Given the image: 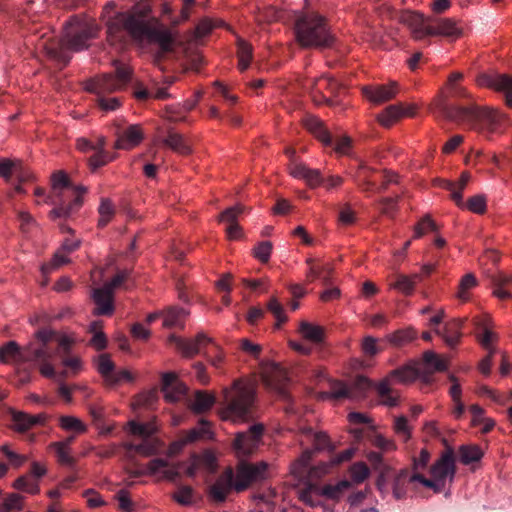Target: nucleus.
I'll use <instances>...</instances> for the list:
<instances>
[{
	"instance_id": "obj_6",
	"label": "nucleus",
	"mask_w": 512,
	"mask_h": 512,
	"mask_svg": "<svg viewBox=\"0 0 512 512\" xmlns=\"http://www.w3.org/2000/svg\"><path fill=\"white\" fill-rule=\"evenodd\" d=\"M294 32L297 42L304 48L327 47L333 41L326 20L313 12L297 17Z\"/></svg>"
},
{
	"instance_id": "obj_51",
	"label": "nucleus",
	"mask_w": 512,
	"mask_h": 512,
	"mask_svg": "<svg viewBox=\"0 0 512 512\" xmlns=\"http://www.w3.org/2000/svg\"><path fill=\"white\" fill-rule=\"evenodd\" d=\"M94 363L96 370L101 375L104 382H106L115 369V365L110 356L108 354H100L97 358H95Z\"/></svg>"
},
{
	"instance_id": "obj_56",
	"label": "nucleus",
	"mask_w": 512,
	"mask_h": 512,
	"mask_svg": "<svg viewBox=\"0 0 512 512\" xmlns=\"http://www.w3.org/2000/svg\"><path fill=\"white\" fill-rule=\"evenodd\" d=\"M45 355L41 358L31 359L30 362L39 363V370L41 375L47 378H55L56 372L54 366L50 363V359L52 358V353L45 349Z\"/></svg>"
},
{
	"instance_id": "obj_29",
	"label": "nucleus",
	"mask_w": 512,
	"mask_h": 512,
	"mask_svg": "<svg viewBox=\"0 0 512 512\" xmlns=\"http://www.w3.org/2000/svg\"><path fill=\"white\" fill-rule=\"evenodd\" d=\"M304 124L307 130H309L319 141H321L324 146L332 145L333 138L319 118L315 116H308L305 119Z\"/></svg>"
},
{
	"instance_id": "obj_25",
	"label": "nucleus",
	"mask_w": 512,
	"mask_h": 512,
	"mask_svg": "<svg viewBox=\"0 0 512 512\" xmlns=\"http://www.w3.org/2000/svg\"><path fill=\"white\" fill-rule=\"evenodd\" d=\"M470 180V174L463 172L457 182H452L447 179L439 180V186L450 191L451 199L456 203L458 207L464 206V200L462 192L466 188Z\"/></svg>"
},
{
	"instance_id": "obj_45",
	"label": "nucleus",
	"mask_w": 512,
	"mask_h": 512,
	"mask_svg": "<svg viewBox=\"0 0 512 512\" xmlns=\"http://www.w3.org/2000/svg\"><path fill=\"white\" fill-rule=\"evenodd\" d=\"M70 261V253L58 249L49 262L42 264L41 272L46 276L59 267L69 264Z\"/></svg>"
},
{
	"instance_id": "obj_58",
	"label": "nucleus",
	"mask_w": 512,
	"mask_h": 512,
	"mask_svg": "<svg viewBox=\"0 0 512 512\" xmlns=\"http://www.w3.org/2000/svg\"><path fill=\"white\" fill-rule=\"evenodd\" d=\"M101 329H102V323L99 321H95L90 324V331L93 333V337L90 342H91V345L97 350H102L107 345L106 336L101 331Z\"/></svg>"
},
{
	"instance_id": "obj_17",
	"label": "nucleus",
	"mask_w": 512,
	"mask_h": 512,
	"mask_svg": "<svg viewBox=\"0 0 512 512\" xmlns=\"http://www.w3.org/2000/svg\"><path fill=\"white\" fill-rule=\"evenodd\" d=\"M168 342L181 351L185 357H193L201 351V348L211 342V339L204 333H198L193 339H183L175 334L168 337Z\"/></svg>"
},
{
	"instance_id": "obj_5",
	"label": "nucleus",
	"mask_w": 512,
	"mask_h": 512,
	"mask_svg": "<svg viewBox=\"0 0 512 512\" xmlns=\"http://www.w3.org/2000/svg\"><path fill=\"white\" fill-rule=\"evenodd\" d=\"M442 113L451 121L491 133L498 132L505 122V118L501 113L486 107L481 108L474 104L469 106L444 104Z\"/></svg>"
},
{
	"instance_id": "obj_40",
	"label": "nucleus",
	"mask_w": 512,
	"mask_h": 512,
	"mask_svg": "<svg viewBox=\"0 0 512 512\" xmlns=\"http://www.w3.org/2000/svg\"><path fill=\"white\" fill-rule=\"evenodd\" d=\"M335 87H336V82L327 76H323L319 79L314 80L310 86V91H311L313 100L317 104L321 103L322 99L325 101L328 100V98L324 95L322 97H320L323 93V89L333 90Z\"/></svg>"
},
{
	"instance_id": "obj_35",
	"label": "nucleus",
	"mask_w": 512,
	"mask_h": 512,
	"mask_svg": "<svg viewBox=\"0 0 512 512\" xmlns=\"http://www.w3.org/2000/svg\"><path fill=\"white\" fill-rule=\"evenodd\" d=\"M185 441L193 443L198 440H210L213 438V432L211 430L210 423L205 419H201L198 425L189 431H187L184 435Z\"/></svg>"
},
{
	"instance_id": "obj_63",
	"label": "nucleus",
	"mask_w": 512,
	"mask_h": 512,
	"mask_svg": "<svg viewBox=\"0 0 512 512\" xmlns=\"http://www.w3.org/2000/svg\"><path fill=\"white\" fill-rule=\"evenodd\" d=\"M329 387L333 399H350V389L348 388V385L345 382L338 380H329Z\"/></svg>"
},
{
	"instance_id": "obj_3",
	"label": "nucleus",
	"mask_w": 512,
	"mask_h": 512,
	"mask_svg": "<svg viewBox=\"0 0 512 512\" xmlns=\"http://www.w3.org/2000/svg\"><path fill=\"white\" fill-rule=\"evenodd\" d=\"M86 192L83 186H75L63 171H57L51 176V192L44 203L54 205L49 213L52 220L68 218L75 208L81 205V196Z\"/></svg>"
},
{
	"instance_id": "obj_59",
	"label": "nucleus",
	"mask_w": 512,
	"mask_h": 512,
	"mask_svg": "<svg viewBox=\"0 0 512 512\" xmlns=\"http://www.w3.org/2000/svg\"><path fill=\"white\" fill-rule=\"evenodd\" d=\"M462 208H466L476 214H483L487 208L486 197L482 194L475 195L469 198L467 202H464V206Z\"/></svg>"
},
{
	"instance_id": "obj_37",
	"label": "nucleus",
	"mask_w": 512,
	"mask_h": 512,
	"mask_svg": "<svg viewBox=\"0 0 512 512\" xmlns=\"http://www.w3.org/2000/svg\"><path fill=\"white\" fill-rule=\"evenodd\" d=\"M422 372L427 376V382L432 373L446 369V363L433 351H426L423 354Z\"/></svg>"
},
{
	"instance_id": "obj_16",
	"label": "nucleus",
	"mask_w": 512,
	"mask_h": 512,
	"mask_svg": "<svg viewBox=\"0 0 512 512\" xmlns=\"http://www.w3.org/2000/svg\"><path fill=\"white\" fill-rule=\"evenodd\" d=\"M149 475L158 480L175 481L180 475V465L169 463L167 460L155 458L144 468L138 469L133 476Z\"/></svg>"
},
{
	"instance_id": "obj_30",
	"label": "nucleus",
	"mask_w": 512,
	"mask_h": 512,
	"mask_svg": "<svg viewBox=\"0 0 512 512\" xmlns=\"http://www.w3.org/2000/svg\"><path fill=\"white\" fill-rule=\"evenodd\" d=\"M298 332L303 339L313 344L323 342L325 337V330L322 326L308 321L300 322Z\"/></svg>"
},
{
	"instance_id": "obj_12",
	"label": "nucleus",
	"mask_w": 512,
	"mask_h": 512,
	"mask_svg": "<svg viewBox=\"0 0 512 512\" xmlns=\"http://www.w3.org/2000/svg\"><path fill=\"white\" fill-rule=\"evenodd\" d=\"M237 492L247 489L250 485L266 480L269 477V464L265 461L250 463L240 460L234 473Z\"/></svg>"
},
{
	"instance_id": "obj_54",
	"label": "nucleus",
	"mask_w": 512,
	"mask_h": 512,
	"mask_svg": "<svg viewBox=\"0 0 512 512\" xmlns=\"http://www.w3.org/2000/svg\"><path fill=\"white\" fill-rule=\"evenodd\" d=\"M24 497L17 493L7 495L0 504V512H19L23 509Z\"/></svg>"
},
{
	"instance_id": "obj_26",
	"label": "nucleus",
	"mask_w": 512,
	"mask_h": 512,
	"mask_svg": "<svg viewBox=\"0 0 512 512\" xmlns=\"http://www.w3.org/2000/svg\"><path fill=\"white\" fill-rule=\"evenodd\" d=\"M163 444L157 437H148L141 439L139 444L127 442L124 447L129 452H135L141 456L149 457L157 454L162 448Z\"/></svg>"
},
{
	"instance_id": "obj_9",
	"label": "nucleus",
	"mask_w": 512,
	"mask_h": 512,
	"mask_svg": "<svg viewBox=\"0 0 512 512\" xmlns=\"http://www.w3.org/2000/svg\"><path fill=\"white\" fill-rule=\"evenodd\" d=\"M313 458V450H304L290 466L291 474L305 485H316V483L329 474L334 468L329 461L320 462L310 466Z\"/></svg>"
},
{
	"instance_id": "obj_43",
	"label": "nucleus",
	"mask_w": 512,
	"mask_h": 512,
	"mask_svg": "<svg viewBox=\"0 0 512 512\" xmlns=\"http://www.w3.org/2000/svg\"><path fill=\"white\" fill-rule=\"evenodd\" d=\"M104 146L105 138L99 137L98 147H96L93 151L94 154L89 159V166L93 171L113 160V157L109 156V154L104 150Z\"/></svg>"
},
{
	"instance_id": "obj_48",
	"label": "nucleus",
	"mask_w": 512,
	"mask_h": 512,
	"mask_svg": "<svg viewBox=\"0 0 512 512\" xmlns=\"http://www.w3.org/2000/svg\"><path fill=\"white\" fill-rule=\"evenodd\" d=\"M164 143L173 151L179 154H189L191 152L190 146L187 144L182 135L170 132L165 138Z\"/></svg>"
},
{
	"instance_id": "obj_7",
	"label": "nucleus",
	"mask_w": 512,
	"mask_h": 512,
	"mask_svg": "<svg viewBox=\"0 0 512 512\" xmlns=\"http://www.w3.org/2000/svg\"><path fill=\"white\" fill-rule=\"evenodd\" d=\"M254 387L243 380L234 381L230 388L223 391L224 408L222 417L234 422L244 420L254 399Z\"/></svg>"
},
{
	"instance_id": "obj_11",
	"label": "nucleus",
	"mask_w": 512,
	"mask_h": 512,
	"mask_svg": "<svg viewBox=\"0 0 512 512\" xmlns=\"http://www.w3.org/2000/svg\"><path fill=\"white\" fill-rule=\"evenodd\" d=\"M115 70V75L104 74L90 80L86 84V89L99 96L123 89L131 79V70L127 65L119 62H115Z\"/></svg>"
},
{
	"instance_id": "obj_61",
	"label": "nucleus",
	"mask_w": 512,
	"mask_h": 512,
	"mask_svg": "<svg viewBox=\"0 0 512 512\" xmlns=\"http://www.w3.org/2000/svg\"><path fill=\"white\" fill-rule=\"evenodd\" d=\"M307 487L300 492V499L309 506H317L319 504L318 496L321 494V488L317 485H306Z\"/></svg>"
},
{
	"instance_id": "obj_10",
	"label": "nucleus",
	"mask_w": 512,
	"mask_h": 512,
	"mask_svg": "<svg viewBox=\"0 0 512 512\" xmlns=\"http://www.w3.org/2000/svg\"><path fill=\"white\" fill-rule=\"evenodd\" d=\"M431 479L421 475V484L435 492H441L455 476V459L451 449L446 450L430 468Z\"/></svg>"
},
{
	"instance_id": "obj_22",
	"label": "nucleus",
	"mask_w": 512,
	"mask_h": 512,
	"mask_svg": "<svg viewBox=\"0 0 512 512\" xmlns=\"http://www.w3.org/2000/svg\"><path fill=\"white\" fill-rule=\"evenodd\" d=\"M289 172L292 177L304 180L311 188L323 183V177L318 169H311L301 162L293 161L289 166Z\"/></svg>"
},
{
	"instance_id": "obj_39",
	"label": "nucleus",
	"mask_w": 512,
	"mask_h": 512,
	"mask_svg": "<svg viewBox=\"0 0 512 512\" xmlns=\"http://www.w3.org/2000/svg\"><path fill=\"white\" fill-rule=\"evenodd\" d=\"M417 338V331L408 327L405 329L397 330L386 336V340L394 347H403Z\"/></svg>"
},
{
	"instance_id": "obj_27",
	"label": "nucleus",
	"mask_w": 512,
	"mask_h": 512,
	"mask_svg": "<svg viewBox=\"0 0 512 512\" xmlns=\"http://www.w3.org/2000/svg\"><path fill=\"white\" fill-rule=\"evenodd\" d=\"M13 427L16 431L24 432L36 424H42L46 420L44 414L29 415L21 411H11Z\"/></svg>"
},
{
	"instance_id": "obj_2",
	"label": "nucleus",
	"mask_w": 512,
	"mask_h": 512,
	"mask_svg": "<svg viewBox=\"0 0 512 512\" xmlns=\"http://www.w3.org/2000/svg\"><path fill=\"white\" fill-rule=\"evenodd\" d=\"M99 26L88 17H74L64 27L60 40L42 35L37 48L45 51L47 56L61 65L70 61V52H78L89 47V41L97 36Z\"/></svg>"
},
{
	"instance_id": "obj_4",
	"label": "nucleus",
	"mask_w": 512,
	"mask_h": 512,
	"mask_svg": "<svg viewBox=\"0 0 512 512\" xmlns=\"http://www.w3.org/2000/svg\"><path fill=\"white\" fill-rule=\"evenodd\" d=\"M398 17L400 22L410 29L415 40H423L430 36H443L454 40L463 33L462 26L452 18H425L409 10L402 11Z\"/></svg>"
},
{
	"instance_id": "obj_42",
	"label": "nucleus",
	"mask_w": 512,
	"mask_h": 512,
	"mask_svg": "<svg viewBox=\"0 0 512 512\" xmlns=\"http://www.w3.org/2000/svg\"><path fill=\"white\" fill-rule=\"evenodd\" d=\"M373 387V383L364 376H357L353 382L348 385L350 389V399L359 400L364 398L367 392Z\"/></svg>"
},
{
	"instance_id": "obj_31",
	"label": "nucleus",
	"mask_w": 512,
	"mask_h": 512,
	"mask_svg": "<svg viewBox=\"0 0 512 512\" xmlns=\"http://www.w3.org/2000/svg\"><path fill=\"white\" fill-rule=\"evenodd\" d=\"M306 263L309 266L307 272V279L309 281L320 279L324 284L329 283L330 275L333 271V268L329 263L317 264L313 258H308Z\"/></svg>"
},
{
	"instance_id": "obj_1",
	"label": "nucleus",
	"mask_w": 512,
	"mask_h": 512,
	"mask_svg": "<svg viewBox=\"0 0 512 512\" xmlns=\"http://www.w3.org/2000/svg\"><path fill=\"white\" fill-rule=\"evenodd\" d=\"M152 7L142 0L127 11L117 8L115 1H109L103 7L101 20L106 27L108 41L115 45L126 41L128 34L137 42L157 44L162 53L175 52L183 46L179 36L173 34L157 18L151 16Z\"/></svg>"
},
{
	"instance_id": "obj_28",
	"label": "nucleus",
	"mask_w": 512,
	"mask_h": 512,
	"mask_svg": "<svg viewBox=\"0 0 512 512\" xmlns=\"http://www.w3.org/2000/svg\"><path fill=\"white\" fill-rule=\"evenodd\" d=\"M462 325V319H453L445 324L442 331L436 329L435 332L436 334L440 335L443 338V340L449 347H454L460 340Z\"/></svg>"
},
{
	"instance_id": "obj_46",
	"label": "nucleus",
	"mask_w": 512,
	"mask_h": 512,
	"mask_svg": "<svg viewBox=\"0 0 512 512\" xmlns=\"http://www.w3.org/2000/svg\"><path fill=\"white\" fill-rule=\"evenodd\" d=\"M237 46L238 68L240 71L243 72L247 70L250 65V62L252 60L253 48L248 42H246L243 39H238Z\"/></svg>"
},
{
	"instance_id": "obj_23",
	"label": "nucleus",
	"mask_w": 512,
	"mask_h": 512,
	"mask_svg": "<svg viewBox=\"0 0 512 512\" xmlns=\"http://www.w3.org/2000/svg\"><path fill=\"white\" fill-rule=\"evenodd\" d=\"M366 98L375 104H381L394 98L397 94L396 82L388 85L366 86L363 88Z\"/></svg>"
},
{
	"instance_id": "obj_64",
	"label": "nucleus",
	"mask_w": 512,
	"mask_h": 512,
	"mask_svg": "<svg viewBox=\"0 0 512 512\" xmlns=\"http://www.w3.org/2000/svg\"><path fill=\"white\" fill-rule=\"evenodd\" d=\"M393 430L405 442L411 438V427L405 416H398L394 419Z\"/></svg>"
},
{
	"instance_id": "obj_41",
	"label": "nucleus",
	"mask_w": 512,
	"mask_h": 512,
	"mask_svg": "<svg viewBox=\"0 0 512 512\" xmlns=\"http://www.w3.org/2000/svg\"><path fill=\"white\" fill-rule=\"evenodd\" d=\"M483 455L484 453L478 445L468 444L459 447V460L464 465L479 462Z\"/></svg>"
},
{
	"instance_id": "obj_49",
	"label": "nucleus",
	"mask_w": 512,
	"mask_h": 512,
	"mask_svg": "<svg viewBox=\"0 0 512 512\" xmlns=\"http://www.w3.org/2000/svg\"><path fill=\"white\" fill-rule=\"evenodd\" d=\"M13 487L19 491L32 495L38 494L40 491L39 481L31 475L20 476L15 480Z\"/></svg>"
},
{
	"instance_id": "obj_18",
	"label": "nucleus",
	"mask_w": 512,
	"mask_h": 512,
	"mask_svg": "<svg viewBox=\"0 0 512 512\" xmlns=\"http://www.w3.org/2000/svg\"><path fill=\"white\" fill-rule=\"evenodd\" d=\"M479 86L490 87L505 94L508 105H512V76L506 74H483L478 77Z\"/></svg>"
},
{
	"instance_id": "obj_36",
	"label": "nucleus",
	"mask_w": 512,
	"mask_h": 512,
	"mask_svg": "<svg viewBox=\"0 0 512 512\" xmlns=\"http://www.w3.org/2000/svg\"><path fill=\"white\" fill-rule=\"evenodd\" d=\"M185 441L193 443L198 440H210L213 438V432L211 430L210 423L205 419H201L198 425L189 431H187L184 435Z\"/></svg>"
},
{
	"instance_id": "obj_53",
	"label": "nucleus",
	"mask_w": 512,
	"mask_h": 512,
	"mask_svg": "<svg viewBox=\"0 0 512 512\" xmlns=\"http://www.w3.org/2000/svg\"><path fill=\"white\" fill-rule=\"evenodd\" d=\"M59 425L65 431H73L78 434L84 433L87 426L77 417L64 415L59 418Z\"/></svg>"
},
{
	"instance_id": "obj_57",
	"label": "nucleus",
	"mask_w": 512,
	"mask_h": 512,
	"mask_svg": "<svg viewBox=\"0 0 512 512\" xmlns=\"http://www.w3.org/2000/svg\"><path fill=\"white\" fill-rule=\"evenodd\" d=\"M391 384L387 382L386 393L381 392V381L375 385L378 396L381 398V403L387 407H396L399 403V395L394 393L391 389Z\"/></svg>"
},
{
	"instance_id": "obj_13",
	"label": "nucleus",
	"mask_w": 512,
	"mask_h": 512,
	"mask_svg": "<svg viewBox=\"0 0 512 512\" xmlns=\"http://www.w3.org/2000/svg\"><path fill=\"white\" fill-rule=\"evenodd\" d=\"M44 355V348H36L34 344H28L22 348L15 341H9L0 347V362L3 364L19 366Z\"/></svg>"
},
{
	"instance_id": "obj_52",
	"label": "nucleus",
	"mask_w": 512,
	"mask_h": 512,
	"mask_svg": "<svg viewBox=\"0 0 512 512\" xmlns=\"http://www.w3.org/2000/svg\"><path fill=\"white\" fill-rule=\"evenodd\" d=\"M351 486L363 483L370 475V470L364 462H356L349 468Z\"/></svg>"
},
{
	"instance_id": "obj_33",
	"label": "nucleus",
	"mask_w": 512,
	"mask_h": 512,
	"mask_svg": "<svg viewBox=\"0 0 512 512\" xmlns=\"http://www.w3.org/2000/svg\"><path fill=\"white\" fill-rule=\"evenodd\" d=\"M126 430L131 435L144 439L148 437H155L154 435L158 428L153 421L143 423L136 420H131L127 423Z\"/></svg>"
},
{
	"instance_id": "obj_20",
	"label": "nucleus",
	"mask_w": 512,
	"mask_h": 512,
	"mask_svg": "<svg viewBox=\"0 0 512 512\" xmlns=\"http://www.w3.org/2000/svg\"><path fill=\"white\" fill-rule=\"evenodd\" d=\"M162 390L167 401L177 402L185 396L187 388L175 373L167 372L162 376Z\"/></svg>"
},
{
	"instance_id": "obj_19",
	"label": "nucleus",
	"mask_w": 512,
	"mask_h": 512,
	"mask_svg": "<svg viewBox=\"0 0 512 512\" xmlns=\"http://www.w3.org/2000/svg\"><path fill=\"white\" fill-rule=\"evenodd\" d=\"M236 478L232 469L225 470L210 487V495L217 502L226 500L228 494L235 490Z\"/></svg>"
},
{
	"instance_id": "obj_60",
	"label": "nucleus",
	"mask_w": 512,
	"mask_h": 512,
	"mask_svg": "<svg viewBox=\"0 0 512 512\" xmlns=\"http://www.w3.org/2000/svg\"><path fill=\"white\" fill-rule=\"evenodd\" d=\"M267 309L273 314L276 318V328H279L283 323L287 321V317L284 312L283 305L278 301L276 297H272L268 304Z\"/></svg>"
},
{
	"instance_id": "obj_38",
	"label": "nucleus",
	"mask_w": 512,
	"mask_h": 512,
	"mask_svg": "<svg viewBox=\"0 0 512 512\" xmlns=\"http://www.w3.org/2000/svg\"><path fill=\"white\" fill-rule=\"evenodd\" d=\"M188 312L184 308L170 307L163 312V326L183 328Z\"/></svg>"
},
{
	"instance_id": "obj_24",
	"label": "nucleus",
	"mask_w": 512,
	"mask_h": 512,
	"mask_svg": "<svg viewBox=\"0 0 512 512\" xmlns=\"http://www.w3.org/2000/svg\"><path fill=\"white\" fill-rule=\"evenodd\" d=\"M92 299L96 304L94 314L111 315L114 311L113 293L105 287L94 288L92 290Z\"/></svg>"
},
{
	"instance_id": "obj_14",
	"label": "nucleus",
	"mask_w": 512,
	"mask_h": 512,
	"mask_svg": "<svg viewBox=\"0 0 512 512\" xmlns=\"http://www.w3.org/2000/svg\"><path fill=\"white\" fill-rule=\"evenodd\" d=\"M421 379L427 382V376L422 372V364L418 361H411L397 369L390 371L386 377L381 380V392L386 393V384L408 385Z\"/></svg>"
},
{
	"instance_id": "obj_8",
	"label": "nucleus",
	"mask_w": 512,
	"mask_h": 512,
	"mask_svg": "<svg viewBox=\"0 0 512 512\" xmlns=\"http://www.w3.org/2000/svg\"><path fill=\"white\" fill-rule=\"evenodd\" d=\"M414 482L421 483V474L410 473L406 468L394 470L391 466L385 465L380 471L376 485L383 495L391 491L394 499L402 500L407 496L409 485Z\"/></svg>"
},
{
	"instance_id": "obj_50",
	"label": "nucleus",
	"mask_w": 512,
	"mask_h": 512,
	"mask_svg": "<svg viewBox=\"0 0 512 512\" xmlns=\"http://www.w3.org/2000/svg\"><path fill=\"white\" fill-rule=\"evenodd\" d=\"M351 488L349 480H341L338 483L325 485L321 488V494L330 499H339L344 492Z\"/></svg>"
},
{
	"instance_id": "obj_34",
	"label": "nucleus",
	"mask_w": 512,
	"mask_h": 512,
	"mask_svg": "<svg viewBox=\"0 0 512 512\" xmlns=\"http://www.w3.org/2000/svg\"><path fill=\"white\" fill-rule=\"evenodd\" d=\"M303 435L312 441L313 448V454L315 451H324L328 450L331 451L334 449L328 435L324 432H314L311 428H304L302 430Z\"/></svg>"
},
{
	"instance_id": "obj_15",
	"label": "nucleus",
	"mask_w": 512,
	"mask_h": 512,
	"mask_svg": "<svg viewBox=\"0 0 512 512\" xmlns=\"http://www.w3.org/2000/svg\"><path fill=\"white\" fill-rule=\"evenodd\" d=\"M263 431V425L255 424L247 431L236 434L233 449L239 459L248 457L256 451L261 443Z\"/></svg>"
},
{
	"instance_id": "obj_44",
	"label": "nucleus",
	"mask_w": 512,
	"mask_h": 512,
	"mask_svg": "<svg viewBox=\"0 0 512 512\" xmlns=\"http://www.w3.org/2000/svg\"><path fill=\"white\" fill-rule=\"evenodd\" d=\"M404 116V109L401 105H390L383 112H381L377 119L384 127H390L398 119Z\"/></svg>"
},
{
	"instance_id": "obj_32",
	"label": "nucleus",
	"mask_w": 512,
	"mask_h": 512,
	"mask_svg": "<svg viewBox=\"0 0 512 512\" xmlns=\"http://www.w3.org/2000/svg\"><path fill=\"white\" fill-rule=\"evenodd\" d=\"M421 279L422 276L418 273L412 275L398 274L396 281L390 284V288L409 296L414 292L417 282Z\"/></svg>"
},
{
	"instance_id": "obj_55",
	"label": "nucleus",
	"mask_w": 512,
	"mask_h": 512,
	"mask_svg": "<svg viewBox=\"0 0 512 512\" xmlns=\"http://www.w3.org/2000/svg\"><path fill=\"white\" fill-rule=\"evenodd\" d=\"M477 285L475 276L471 273L466 274L460 281L457 298L462 302H466L469 299V291Z\"/></svg>"
},
{
	"instance_id": "obj_21",
	"label": "nucleus",
	"mask_w": 512,
	"mask_h": 512,
	"mask_svg": "<svg viewBox=\"0 0 512 512\" xmlns=\"http://www.w3.org/2000/svg\"><path fill=\"white\" fill-rule=\"evenodd\" d=\"M144 138V132L140 125H129L122 132L117 134L114 147L116 149L131 150L138 146Z\"/></svg>"
},
{
	"instance_id": "obj_47",
	"label": "nucleus",
	"mask_w": 512,
	"mask_h": 512,
	"mask_svg": "<svg viewBox=\"0 0 512 512\" xmlns=\"http://www.w3.org/2000/svg\"><path fill=\"white\" fill-rule=\"evenodd\" d=\"M215 402L213 395L207 392L198 391L195 394L194 400L190 404L191 409L196 413H202L209 410Z\"/></svg>"
},
{
	"instance_id": "obj_62",
	"label": "nucleus",
	"mask_w": 512,
	"mask_h": 512,
	"mask_svg": "<svg viewBox=\"0 0 512 512\" xmlns=\"http://www.w3.org/2000/svg\"><path fill=\"white\" fill-rule=\"evenodd\" d=\"M244 209V206L241 204L227 208L219 215L218 220L221 223H226L227 226L232 223H237L238 217L244 212Z\"/></svg>"
}]
</instances>
